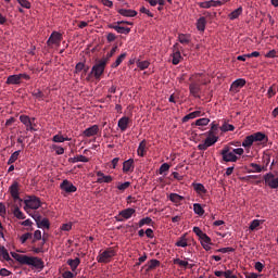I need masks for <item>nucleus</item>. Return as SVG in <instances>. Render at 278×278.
<instances>
[{"label": "nucleus", "mask_w": 278, "mask_h": 278, "mask_svg": "<svg viewBox=\"0 0 278 278\" xmlns=\"http://www.w3.org/2000/svg\"><path fill=\"white\" fill-rule=\"evenodd\" d=\"M217 143V137H208L206 139H204V142L203 144H206V146H212Z\"/></svg>", "instance_id": "53"}, {"label": "nucleus", "mask_w": 278, "mask_h": 278, "mask_svg": "<svg viewBox=\"0 0 278 278\" xmlns=\"http://www.w3.org/2000/svg\"><path fill=\"white\" fill-rule=\"evenodd\" d=\"M278 91V86L277 85H271V87L268 88L267 96L269 99L274 98L275 94H277Z\"/></svg>", "instance_id": "47"}, {"label": "nucleus", "mask_w": 278, "mask_h": 278, "mask_svg": "<svg viewBox=\"0 0 278 278\" xmlns=\"http://www.w3.org/2000/svg\"><path fill=\"white\" fill-rule=\"evenodd\" d=\"M131 123V119L127 116H123L117 122V127L121 129L122 132L127 130V127H129V124Z\"/></svg>", "instance_id": "17"}, {"label": "nucleus", "mask_w": 278, "mask_h": 278, "mask_svg": "<svg viewBox=\"0 0 278 278\" xmlns=\"http://www.w3.org/2000/svg\"><path fill=\"white\" fill-rule=\"evenodd\" d=\"M203 77H205V73H197L189 78V81H191V84L201 85V79Z\"/></svg>", "instance_id": "28"}, {"label": "nucleus", "mask_w": 278, "mask_h": 278, "mask_svg": "<svg viewBox=\"0 0 278 278\" xmlns=\"http://www.w3.org/2000/svg\"><path fill=\"white\" fill-rule=\"evenodd\" d=\"M130 186H131V182L126 181L124 184H119L117 186V189H118V191H126V189L129 188Z\"/></svg>", "instance_id": "59"}, {"label": "nucleus", "mask_w": 278, "mask_h": 278, "mask_svg": "<svg viewBox=\"0 0 278 278\" xmlns=\"http://www.w3.org/2000/svg\"><path fill=\"white\" fill-rule=\"evenodd\" d=\"M122 172L124 174H129V173L135 172V160L129 159L127 161H124V163L122 165Z\"/></svg>", "instance_id": "15"}, {"label": "nucleus", "mask_w": 278, "mask_h": 278, "mask_svg": "<svg viewBox=\"0 0 278 278\" xmlns=\"http://www.w3.org/2000/svg\"><path fill=\"white\" fill-rule=\"evenodd\" d=\"M20 122L21 124H23L24 126H26V131H37V129H35V118H29V116L26 115H21L20 116Z\"/></svg>", "instance_id": "10"}, {"label": "nucleus", "mask_w": 278, "mask_h": 278, "mask_svg": "<svg viewBox=\"0 0 278 278\" xmlns=\"http://www.w3.org/2000/svg\"><path fill=\"white\" fill-rule=\"evenodd\" d=\"M175 245L177 248H187L188 247V241H186L185 238H180L179 241L175 242Z\"/></svg>", "instance_id": "57"}, {"label": "nucleus", "mask_w": 278, "mask_h": 278, "mask_svg": "<svg viewBox=\"0 0 278 278\" xmlns=\"http://www.w3.org/2000/svg\"><path fill=\"white\" fill-rule=\"evenodd\" d=\"M219 155H222V160L225 163H236L238 162L239 157L238 155L233 154L232 152H230V148L229 147H225L220 152Z\"/></svg>", "instance_id": "6"}, {"label": "nucleus", "mask_w": 278, "mask_h": 278, "mask_svg": "<svg viewBox=\"0 0 278 278\" xmlns=\"http://www.w3.org/2000/svg\"><path fill=\"white\" fill-rule=\"evenodd\" d=\"M255 142H257L260 144H266V142H268V137L264 132H260V131L249 135L242 141V147L244 149H251V147H253V143H255Z\"/></svg>", "instance_id": "2"}, {"label": "nucleus", "mask_w": 278, "mask_h": 278, "mask_svg": "<svg viewBox=\"0 0 278 278\" xmlns=\"http://www.w3.org/2000/svg\"><path fill=\"white\" fill-rule=\"evenodd\" d=\"M263 180L265 181V186L269 189H278V177L275 178V174H265V176H263Z\"/></svg>", "instance_id": "8"}, {"label": "nucleus", "mask_w": 278, "mask_h": 278, "mask_svg": "<svg viewBox=\"0 0 278 278\" xmlns=\"http://www.w3.org/2000/svg\"><path fill=\"white\" fill-rule=\"evenodd\" d=\"M200 92H201V85H198L197 83H191L189 85V93H191L193 98L200 99Z\"/></svg>", "instance_id": "18"}, {"label": "nucleus", "mask_w": 278, "mask_h": 278, "mask_svg": "<svg viewBox=\"0 0 278 278\" xmlns=\"http://www.w3.org/2000/svg\"><path fill=\"white\" fill-rule=\"evenodd\" d=\"M17 3H20L21 8H24L26 10L31 9V3L28 0H15Z\"/></svg>", "instance_id": "52"}, {"label": "nucleus", "mask_w": 278, "mask_h": 278, "mask_svg": "<svg viewBox=\"0 0 278 278\" xmlns=\"http://www.w3.org/2000/svg\"><path fill=\"white\" fill-rule=\"evenodd\" d=\"M224 277H225V278H238V276H236V275L233 274V270H232V269H227V270H225Z\"/></svg>", "instance_id": "62"}, {"label": "nucleus", "mask_w": 278, "mask_h": 278, "mask_svg": "<svg viewBox=\"0 0 278 278\" xmlns=\"http://www.w3.org/2000/svg\"><path fill=\"white\" fill-rule=\"evenodd\" d=\"M77 274H74L73 271L70 270H65L64 273H62V278H76Z\"/></svg>", "instance_id": "63"}, {"label": "nucleus", "mask_w": 278, "mask_h": 278, "mask_svg": "<svg viewBox=\"0 0 278 278\" xmlns=\"http://www.w3.org/2000/svg\"><path fill=\"white\" fill-rule=\"evenodd\" d=\"M151 224H153V220L150 217H144L141 220H139L138 224H136L137 227L141 228L144 225L150 226Z\"/></svg>", "instance_id": "42"}, {"label": "nucleus", "mask_w": 278, "mask_h": 278, "mask_svg": "<svg viewBox=\"0 0 278 278\" xmlns=\"http://www.w3.org/2000/svg\"><path fill=\"white\" fill-rule=\"evenodd\" d=\"M31 237H33V235L30 232H26L23 236H21L20 241H21V243L25 244L26 241L31 239Z\"/></svg>", "instance_id": "58"}, {"label": "nucleus", "mask_w": 278, "mask_h": 278, "mask_svg": "<svg viewBox=\"0 0 278 278\" xmlns=\"http://www.w3.org/2000/svg\"><path fill=\"white\" fill-rule=\"evenodd\" d=\"M109 28L114 29L115 31H117V34H122V35H127V34L131 33V28H127V27L118 26V25H114V24H110Z\"/></svg>", "instance_id": "23"}, {"label": "nucleus", "mask_w": 278, "mask_h": 278, "mask_svg": "<svg viewBox=\"0 0 278 278\" xmlns=\"http://www.w3.org/2000/svg\"><path fill=\"white\" fill-rule=\"evenodd\" d=\"M201 116H205V113H202L201 111H194L192 113L187 114L182 118V123H188L189 121H192L194 118H199Z\"/></svg>", "instance_id": "22"}, {"label": "nucleus", "mask_w": 278, "mask_h": 278, "mask_svg": "<svg viewBox=\"0 0 278 278\" xmlns=\"http://www.w3.org/2000/svg\"><path fill=\"white\" fill-rule=\"evenodd\" d=\"M192 188L194 189L195 193H198V194L206 193L205 186H203L202 184H192Z\"/></svg>", "instance_id": "36"}, {"label": "nucleus", "mask_w": 278, "mask_h": 278, "mask_svg": "<svg viewBox=\"0 0 278 278\" xmlns=\"http://www.w3.org/2000/svg\"><path fill=\"white\" fill-rule=\"evenodd\" d=\"M220 129L222 131L227 132L233 131L235 127L231 124H224Z\"/></svg>", "instance_id": "60"}, {"label": "nucleus", "mask_w": 278, "mask_h": 278, "mask_svg": "<svg viewBox=\"0 0 278 278\" xmlns=\"http://www.w3.org/2000/svg\"><path fill=\"white\" fill-rule=\"evenodd\" d=\"M173 263L174 265H178L180 268L184 269L188 268L189 266L188 261H181L180 258H174Z\"/></svg>", "instance_id": "44"}, {"label": "nucleus", "mask_w": 278, "mask_h": 278, "mask_svg": "<svg viewBox=\"0 0 278 278\" xmlns=\"http://www.w3.org/2000/svg\"><path fill=\"white\" fill-rule=\"evenodd\" d=\"M62 41V34L59 31H52L50 37H48L47 46L52 47V45L59 46Z\"/></svg>", "instance_id": "12"}, {"label": "nucleus", "mask_w": 278, "mask_h": 278, "mask_svg": "<svg viewBox=\"0 0 278 278\" xmlns=\"http://www.w3.org/2000/svg\"><path fill=\"white\" fill-rule=\"evenodd\" d=\"M12 214H14V217L20 220L26 219L25 213L21 212L20 207L17 206L14 207Z\"/></svg>", "instance_id": "39"}, {"label": "nucleus", "mask_w": 278, "mask_h": 278, "mask_svg": "<svg viewBox=\"0 0 278 278\" xmlns=\"http://www.w3.org/2000/svg\"><path fill=\"white\" fill-rule=\"evenodd\" d=\"M33 219H35V223H37L38 229H49L50 228L49 219L41 218V216L38 215V213L33 214Z\"/></svg>", "instance_id": "11"}, {"label": "nucleus", "mask_w": 278, "mask_h": 278, "mask_svg": "<svg viewBox=\"0 0 278 278\" xmlns=\"http://www.w3.org/2000/svg\"><path fill=\"white\" fill-rule=\"evenodd\" d=\"M117 13L124 17H136L138 15V12L131 9H118Z\"/></svg>", "instance_id": "24"}, {"label": "nucleus", "mask_w": 278, "mask_h": 278, "mask_svg": "<svg viewBox=\"0 0 278 278\" xmlns=\"http://www.w3.org/2000/svg\"><path fill=\"white\" fill-rule=\"evenodd\" d=\"M135 214V208L122 210L121 212H118V215L115 216V222L123 223L124 220L130 219Z\"/></svg>", "instance_id": "7"}, {"label": "nucleus", "mask_w": 278, "mask_h": 278, "mask_svg": "<svg viewBox=\"0 0 278 278\" xmlns=\"http://www.w3.org/2000/svg\"><path fill=\"white\" fill-rule=\"evenodd\" d=\"M191 41L190 36L186 35V34H179V42L181 45H189V42Z\"/></svg>", "instance_id": "46"}, {"label": "nucleus", "mask_w": 278, "mask_h": 278, "mask_svg": "<svg viewBox=\"0 0 278 278\" xmlns=\"http://www.w3.org/2000/svg\"><path fill=\"white\" fill-rule=\"evenodd\" d=\"M136 66H138L139 70L144 71V70H147L150 66V62L138 60L136 62Z\"/></svg>", "instance_id": "45"}, {"label": "nucleus", "mask_w": 278, "mask_h": 278, "mask_svg": "<svg viewBox=\"0 0 278 278\" xmlns=\"http://www.w3.org/2000/svg\"><path fill=\"white\" fill-rule=\"evenodd\" d=\"M192 232H194L198 238L208 241L210 237L205 232H203L200 227L192 228Z\"/></svg>", "instance_id": "32"}, {"label": "nucleus", "mask_w": 278, "mask_h": 278, "mask_svg": "<svg viewBox=\"0 0 278 278\" xmlns=\"http://www.w3.org/2000/svg\"><path fill=\"white\" fill-rule=\"evenodd\" d=\"M245 86L244 78H238L230 85V92L238 93Z\"/></svg>", "instance_id": "14"}, {"label": "nucleus", "mask_w": 278, "mask_h": 278, "mask_svg": "<svg viewBox=\"0 0 278 278\" xmlns=\"http://www.w3.org/2000/svg\"><path fill=\"white\" fill-rule=\"evenodd\" d=\"M99 134V126L93 125L91 127H88L83 131V136L86 138L96 137Z\"/></svg>", "instance_id": "19"}, {"label": "nucleus", "mask_w": 278, "mask_h": 278, "mask_svg": "<svg viewBox=\"0 0 278 278\" xmlns=\"http://www.w3.org/2000/svg\"><path fill=\"white\" fill-rule=\"evenodd\" d=\"M70 162L71 163H79V162L88 163L90 162V159L86 157L85 155H77V156L71 157Z\"/></svg>", "instance_id": "34"}, {"label": "nucleus", "mask_w": 278, "mask_h": 278, "mask_svg": "<svg viewBox=\"0 0 278 278\" xmlns=\"http://www.w3.org/2000/svg\"><path fill=\"white\" fill-rule=\"evenodd\" d=\"M61 190L64 191L65 193H75L78 191V188L73 185L70 180H63L60 186Z\"/></svg>", "instance_id": "13"}, {"label": "nucleus", "mask_w": 278, "mask_h": 278, "mask_svg": "<svg viewBox=\"0 0 278 278\" xmlns=\"http://www.w3.org/2000/svg\"><path fill=\"white\" fill-rule=\"evenodd\" d=\"M52 141L55 143H62V142L71 141V139L67 137L64 138L62 135H55L52 137Z\"/></svg>", "instance_id": "41"}, {"label": "nucleus", "mask_w": 278, "mask_h": 278, "mask_svg": "<svg viewBox=\"0 0 278 278\" xmlns=\"http://www.w3.org/2000/svg\"><path fill=\"white\" fill-rule=\"evenodd\" d=\"M201 245L203 247L204 251H210L212 248L210 245L212 244V239L208 237V240L205 238H200Z\"/></svg>", "instance_id": "38"}, {"label": "nucleus", "mask_w": 278, "mask_h": 278, "mask_svg": "<svg viewBox=\"0 0 278 278\" xmlns=\"http://www.w3.org/2000/svg\"><path fill=\"white\" fill-rule=\"evenodd\" d=\"M97 184H111L113 181L112 176L103 174L102 170L97 172Z\"/></svg>", "instance_id": "16"}, {"label": "nucleus", "mask_w": 278, "mask_h": 278, "mask_svg": "<svg viewBox=\"0 0 278 278\" xmlns=\"http://www.w3.org/2000/svg\"><path fill=\"white\" fill-rule=\"evenodd\" d=\"M205 27H206V18L205 17L198 18V21L195 22V28L200 31H205Z\"/></svg>", "instance_id": "29"}, {"label": "nucleus", "mask_w": 278, "mask_h": 278, "mask_svg": "<svg viewBox=\"0 0 278 278\" xmlns=\"http://www.w3.org/2000/svg\"><path fill=\"white\" fill-rule=\"evenodd\" d=\"M9 193L11 194L14 202H23V200L20 198V182L13 181L11 187H9Z\"/></svg>", "instance_id": "9"}, {"label": "nucleus", "mask_w": 278, "mask_h": 278, "mask_svg": "<svg viewBox=\"0 0 278 278\" xmlns=\"http://www.w3.org/2000/svg\"><path fill=\"white\" fill-rule=\"evenodd\" d=\"M217 130H218V125H217V123L213 122L212 128L208 131L210 137H213V134H215Z\"/></svg>", "instance_id": "64"}, {"label": "nucleus", "mask_w": 278, "mask_h": 278, "mask_svg": "<svg viewBox=\"0 0 278 278\" xmlns=\"http://www.w3.org/2000/svg\"><path fill=\"white\" fill-rule=\"evenodd\" d=\"M241 15H242V7H239L236 10H233L230 14H228V18H230V21H233L239 18V16Z\"/></svg>", "instance_id": "33"}, {"label": "nucleus", "mask_w": 278, "mask_h": 278, "mask_svg": "<svg viewBox=\"0 0 278 278\" xmlns=\"http://www.w3.org/2000/svg\"><path fill=\"white\" fill-rule=\"evenodd\" d=\"M21 151H15L14 153L11 154V157L8 160V165H12L13 163L16 162L17 157L20 156Z\"/></svg>", "instance_id": "50"}, {"label": "nucleus", "mask_w": 278, "mask_h": 278, "mask_svg": "<svg viewBox=\"0 0 278 278\" xmlns=\"http://www.w3.org/2000/svg\"><path fill=\"white\" fill-rule=\"evenodd\" d=\"M79 264H81V260L79 257L67 260V265H70L71 270L74 273L78 268Z\"/></svg>", "instance_id": "26"}, {"label": "nucleus", "mask_w": 278, "mask_h": 278, "mask_svg": "<svg viewBox=\"0 0 278 278\" xmlns=\"http://www.w3.org/2000/svg\"><path fill=\"white\" fill-rule=\"evenodd\" d=\"M39 240H43V237H41V231L37 230L33 233V243H35Z\"/></svg>", "instance_id": "55"}, {"label": "nucleus", "mask_w": 278, "mask_h": 278, "mask_svg": "<svg viewBox=\"0 0 278 278\" xmlns=\"http://www.w3.org/2000/svg\"><path fill=\"white\" fill-rule=\"evenodd\" d=\"M115 256L114 248H109L103 252H100L97 256V262L100 264H108Z\"/></svg>", "instance_id": "5"}, {"label": "nucleus", "mask_w": 278, "mask_h": 278, "mask_svg": "<svg viewBox=\"0 0 278 278\" xmlns=\"http://www.w3.org/2000/svg\"><path fill=\"white\" fill-rule=\"evenodd\" d=\"M233 248H220L218 250H216L217 253H222V254H225V253H233Z\"/></svg>", "instance_id": "61"}, {"label": "nucleus", "mask_w": 278, "mask_h": 278, "mask_svg": "<svg viewBox=\"0 0 278 278\" xmlns=\"http://www.w3.org/2000/svg\"><path fill=\"white\" fill-rule=\"evenodd\" d=\"M159 266H160V261L151 260L150 263H148V269L147 270H154Z\"/></svg>", "instance_id": "48"}, {"label": "nucleus", "mask_w": 278, "mask_h": 278, "mask_svg": "<svg viewBox=\"0 0 278 278\" xmlns=\"http://www.w3.org/2000/svg\"><path fill=\"white\" fill-rule=\"evenodd\" d=\"M108 59H102L94 63L93 67H91V72H89L88 78L86 80H90V77L93 76L94 79L100 80L103 73L105 72V67L108 66Z\"/></svg>", "instance_id": "3"}, {"label": "nucleus", "mask_w": 278, "mask_h": 278, "mask_svg": "<svg viewBox=\"0 0 278 278\" xmlns=\"http://www.w3.org/2000/svg\"><path fill=\"white\" fill-rule=\"evenodd\" d=\"M146 153H147V140H142L141 142H139L138 155L139 157H143Z\"/></svg>", "instance_id": "31"}, {"label": "nucleus", "mask_w": 278, "mask_h": 278, "mask_svg": "<svg viewBox=\"0 0 278 278\" xmlns=\"http://www.w3.org/2000/svg\"><path fill=\"white\" fill-rule=\"evenodd\" d=\"M260 225H262V220L254 219L251 222V225H249V230H251V231L256 230L257 227H260Z\"/></svg>", "instance_id": "51"}, {"label": "nucleus", "mask_w": 278, "mask_h": 278, "mask_svg": "<svg viewBox=\"0 0 278 278\" xmlns=\"http://www.w3.org/2000/svg\"><path fill=\"white\" fill-rule=\"evenodd\" d=\"M11 256L16 262H20L21 265L33 266V268H37V270H43L45 263L41 258H38L37 256H28L14 252H11Z\"/></svg>", "instance_id": "1"}, {"label": "nucleus", "mask_w": 278, "mask_h": 278, "mask_svg": "<svg viewBox=\"0 0 278 278\" xmlns=\"http://www.w3.org/2000/svg\"><path fill=\"white\" fill-rule=\"evenodd\" d=\"M52 150L55 151V154H56V155H62V154H64V148H62L61 146L53 144V146H52Z\"/></svg>", "instance_id": "56"}, {"label": "nucleus", "mask_w": 278, "mask_h": 278, "mask_svg": "<svg viewBox=\"0 0 278 278\" xmlns=\"http://www.w3.org/2000/svg\"><path fill=\"white\" fill-rule=\"evenodd\" d=\"M5 85H21V78L18 76L10 75L5 80Z\"/></svg>", "instance_id": "30"}, {"label": "nucleus", "mask_w": 278, "mask_h": 278, "mask_svg": "<svg viewBox=\"0 0 278 278\" xmlns=\"http://www.w3.org/2000/svg\"><path fill=\"white\" fill-rule=\"evenodd\" d=\"M267 166L268 165L261 166V165H257L256 163H251V164H249V167H251V169H249L248 173L249 174H260V173L266 172Z\"/></svg>", "instance_id": "20"}, {"label": "nucleus", "mask_w": 278, "mask_h": 278, "mask_svg": "<svg viewBox=\"0 0 278 278\" xmlns=\"http://www.w3.org/2000/svg\"><path fill=\"white\" fill-rule=\"evenodd\" d=\"M201 9L208 10L210 8H218L222 5L220 1L210 0L207 2H200L199 3Z\"/></svg>", "instance_id": "21"}, {"label": "nucleus", "mask_w": 278, "mask_h": 278, "mask_svg": "<svg viewBox=\"0 0 278 278\" xmlns=\"http://www.w3.org/2000/svg\"><path fill=\"white\" fill-rule=\"evenodd\" d=\"M210 124V118H200V119H195L194 122V126L198 127H205L208 126Z\"/></svg>", "instance_id": "43"}, {"label": "nucleus", "mask_w": 278, "mask_h": 278, "mask_svg": "<svg viewBox=\"0 0 278 278\" xmlns=\"http://www.w3.org/2000/svg\"><path fill=\"white\" fill-rule=\"evenodd\" d=\"M180 52L179 50H176L173 54H172V64H174L175 66L178 65L180 63Z\"/></svg>", "instance_id": "40"}, {"label": "nucleus", "mask_w": 278, "mask_h": 278, "mask_svg": "<svg viewBox=\"0 0 278 278\" xmlns=\"http://www.w3.org/2000/svg\"><path fill=\"white\" fill-rule=\"evenodd\" d=\"M168 200L172 203L180 204V202L185 201V197L177 194V193H170V194H168Z\"/></svg>", "instance_id": "27"}, {"label": "nucleus", "mask_w": 278, "mask_h": 278, "mask_svg": "<svg viewBox=\"0 0 278 278\" xmlns=\"http://www.w3.org/2000/svg\"><path fill=\"white\" fill-rule=\"evenodd\" d=\"M0 261L2 262H13V258L9 256L8 250L3 245H0Z\"/></svg>", "instance_id": "25"}, {"label": "nucleus", "mask_w": 278, "mask_h": 278, "mask_svg": "<svg viewBox=\"0 0 278 278\" xmlns=\"http://www.w3.org/2000/svg\"><path fill=\"white\" fill-rule=\"evenodd\" d=\"M127 53L124 52L121 55L117 56V60H115V63H112V68L118 67L121 64H123V61L126 59Z\"/></svg>", "instance_id": "37"}, {"label": "nucleus", "mask_w": 278, "mask_h": 278, "mask_svg": "<svg viewBox=\"0 0 278 278\" xmlns=\"http://www.w3.org/2000/svg\"><path fill=\"white\" fill-rule=\"evenodd\" d=\"M31 94H33V98L38 99V101H42L43 98L46 97V94H43V92L40 91V89L33 91Z\"/></svg>", "instance_id": "49"}, {"label": "nucleus", "mask_w": 278, "mask_h": 278, "mask_svg": "<svg viewBox=\"0 0 278 278\" xmlns=\"http://www.w3.org/2000/svg\"><path fill=\"white\" fill-rule=\"evenodd\" d=\"M192 210L194 211V214L198 216H203L205 214V210L199 203H194L192 205Z\"/></svg>", "instance_id": "35"}, {"label": "nucleus", "mask_w": 278, "mask_h": 278, "mask_svg": "<svg viewBox=\"0 0 278 278\" xmlns=\"http://www.w3.org/2000/svg\"><path fill=\"white\" fill-rule=\"evenodd\" d=\"M24 212L29 214V210H38L41 206L40 199L35 195L28 197V199L24 200Z\"/></svg>", "instance_id": "4"}, {"label": "nucleus", "mask_w": 278, "mask_h": 278, "mask_svg": "<svg viewBox=\"0 0 278 278\" xmlns=\"http://www.w3.org/2000/svg\"><path fill=\"white\" fill-rule=\"evenodd\" d=\"M168 169H170V165H168V163H163L162 166H160L159 174L164 175Z\"/></svg>", "instance_id": "54"}]
</instances>
